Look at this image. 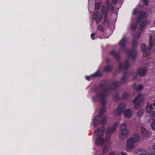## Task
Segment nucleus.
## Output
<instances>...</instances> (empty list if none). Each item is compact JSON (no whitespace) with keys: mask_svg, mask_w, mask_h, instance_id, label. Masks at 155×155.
<instances>
[{"mask_svg":"<svg viewBox=\"0 0 155 155\" xmlns=\"http://www.w3.org/2000/svg\"><path fill=\"white\" fill-rule=\"evenodd\" d=\"M154 24H155V21H154Z\"/></svg>","mask_w":155,"mask_h":155,"instance_id":"nucleus-48","label":"nucleus"},{"mask_svg":"<svg viewBox=\"0 0 155 155\" xmlns=\"http://www.w3.org/2000/svg\"><path fill=\"white\" fill-rule=\"evenodd\" d=\"M104 24H105L107 26H109L110 24L109 20L107 19V16H104Z\"/></svg>","mask_w":155,"mask_h":155,"instance_id":"nucleus-27","label":"nucleus"},{"mask_svg":"<svg viewBox=\"0 0 155 155\" xmlns=\"http://www.w3.org/2000/svg\"><path fill=\"white\" fill-rule=\"evenodd\" d=\"M147 113L150 114L149 115L151 118L153 119L155 118V111L153 110Z\"/></svg>","mask_w":155,"mask_h":155,"instance_id":"nucleus-28","label":"nucleus"},{"mask_svg":"<svg viewBox=\"0 0 155 155\" xmlns=\"http://www.w3.org/2000/svg\"><path fill=\"white\" fill-rule=\"evenodd\" d=\"M136 143L133 141L131 139H128L126 142L127 149L128 151H130L131 149L134 148L135 146Z\"/></svg>","mask_w":155,"mask_h":155,"instance_id":"nucleus-12","label":"nucleus"},{"mask_svg":"<svg viewBox=\"0 0 155 155\" xmlns=\"http://www.w3.org/2000/svg\"><path fill=\"white\" fill-rule=\"evenodd\" d=\"M145 100L143 95L139 93L137 96L135 97L133 101V102L134 104L135 107L137 109L142 104Z\"/></svg>","mask_w":155,"mask_h":155,"instance_id":"nucleus-8","label":"nucleus"},{"mask_svg":"<svg viewBox=\"0 0 155 155\" xmlns=\"http://www.w3.org/2000/svg\"><path fill=\"white\" fill-rule=\"evenodd\" d=\"M101 75V73L100 71L98 70L97 71V72L95 73L94 74H93L91 76H87L86 77V78L87 80H89L91 78V77L92 76H96L97 77H98L100 76Z\"/></svg>","mask_w":155,"mask_h":155,"instance_id":"nucleus-21","label":"nucleus"},{"mask_svg":"<svg viewBox=\"0 0 155 155\" xmlns=\"http://www.w3.org/2000/svg\"><path fill=\"white\" fill-rule=\"evenodd\" d=\"M91 39L93 40H94V33H92L91 34Z\"/></svg>","mask_w":155,"mask_h":155,"instance_id":"nucleus-38","label":"nucleus"},{"mask_svg":"<svg viewBox=\"0 0 155 155\" xmlns=\"http://www.w3.org/2000/svg\"><path fill=\"white\" fill-rule=\"evenodd\" d=\"M141 133L143 137L146 138L148 137L149 135L147 130L143 127H141Z\"/></svg>","mask_w":155,"mask_h":155,"instance_id":"nucleus-17","label":"nucleus"},{"mask_svg":"<svg viewBox=\"0 0 155 155\" xmlns=\"http://www.w3.org/2000/svg\"><path fill=\"white\" fill-rule=\"evenodd\" d=\"M120 155H127L125 152H121Z\"/></svg>","mask_w":155,"mask_h":155,"instance_id":"nucleus-40","label":"nucleus"},{"mask_svg":"<svg viewBox=\"0 0 155 155\" xmlns=\"http://www.w3.org/2000/svg\"><path fill=\"white\" fill-rule=\"evenodd\" d=\"M147 22L145 21H143L141 23H140V31H142L144 29V26L145 25Z\"/></svg>","mask_w":155,"mask_h":155,"instance_id":"nucleus-24","label":"nucleus"},{"mask_svg":"<svg viewBox=\"0 0 155 155\" xmlns=\"http://www.w3.org/2000/svg\"><path fill=\"white\" fill-rule=\"evenodd\" d=\"M107 8L108 9V10L109 9H110L112 11H113L114 9L113 6L111 4H110V5H107Z\"/></svg>","mask_w":155,"mask_h":155,"instance_id":"nucleus-32","label":"nucleus"},{"mask_svg":"<svg viewBox=\"0 0 155 155\" xmlns=\"http://www.w3.org/2000/svg\"><path fill=\"white\" fill-rule=\"evenodd\" d=\"M106 4L107 5H107H110V4H109V0H107L106 1Z\"/></svg>","mask_w":155,"mask_h":155,"instance_id":"nucleus-41","label":"nucleus"},{"mask_svg":"<svg viewBox=\"0 0 155 155\" xmlns=\"http://www.w3.org/2000/svg\"><path fill=\"white\" fill-rule=\"evenodd\" d=\"M130 138L131 139V140L136 143L139 141L140 136L138 134H135L131 137Z\"/></svg>","mask_w":155,"mask_h":155,"instance_id":"nucleus-18","label":"nucleus"},{"mask_svg":"<svg viewBox=\"0 0 155 155\" xmlns=\"http://www.w3.org/2000/svg\"><path fill=\"white\" fill-rule=\"evenodd\" d=\"M146 151L143 148H139L136 150L134 152V155H146Z\"/></svg>","mask_w":155,"mask_h":155,"instance_id":"nucleus-14","label":"nucleus"},{"mask_svg":"<svg viewBox=\"0 0 155 155\" xmlns=\"http://www.w3.org/2000/svg\"><path fill=\"white\" fill-rule=\"evenodd\" d=\"M127 123L124 122L120 125V132L119 135L120 137L122 138H124L127 136L128 130L127 128Z\"/></svg>","mask_w":155,"mask_h":155,"instance_id":"nucleus-7","label":"nucleus"},{"mask_svg":"<svg viewBox=\"0 0 155 155\" xmlns=\"http://www.w3.org/2000/svg\"><path fill=\"white\" fill-rule=\"evenodd\" d=\"M107 62H108L110 61V59H107Z\"/></svg>","mask_w":155,"mask_h":155,"instance_id":"nucleus-45","label":"nucleus"},{"mask_svg":"<svg viewBox=\"0 0 155 155\" xmlns=\"http://www.w3.org/2000/svg\"><path fill=\"white\" fill-rule=\"evenodd\" d=\"M108 9L106 8L103 5L102 7L101 12L104 16H107V13L108 12Z\"/></svg>","mask_w":155,"mask_h":155,"instance_id":"nucleus-20","label":"nucleus"},{"mask_svg":"<svg viewBox=\"0 0 155 155\" xmlns=\"http://www.w3.org/2000/svg\"><path fill=\"white\" fill-rule=\"evenodd\" d=\"M133 14L134 15L137 14L138 15L139 19L138 20V22H140V19L145 18L147 16V14L146 12H138L136 8L134 9L133 11Z\"/></svg>","mask_w":155,"mask_h":155,"instance_id":"nucleus-11","label":"nucleus"},{"mask_svg":"<svg viewBox=\"0 0 155 155\" xmlns=\"http://www.w3.org/2000/svg\"><path fill=\"white\" fill-rule=\"evenodd\" d=\"M144 110L143 109H140L137 112V116L139 117H141L143 114Z\"/></svg>","mask_w":155,"mask_h":155,"instance_id":"nucleus-25","label":"nucleus"},{"mask_svg":"<svg viewBox=\"0 0 155 155\" xmlns=\"http://www.w3.org/2000/svg\"><path fill=\"white\" fill-rule=\"evenodd\" d=\"M112 3L114 5L116 4L117 2V0H112Z\"/></svg>","mask_w":155,"mask_h":155,"instance_id":"nucleus-39","label":"nucleus"},{"mask_svg":"<svg viewBox=\"0 0 155 155\" xmlns=\"http://www.w3.org/2000/svg\"><path fill=\"white\" fill-rule=\"evenodd\" d=\"M133 114V112L130 109H126L124 112V116L127 118H130Z\"/></svg>","mask_w":155,"mask_h":155,"instance_id":"nucleus-15","label":"nucleus"},{"mask_svg":"<svg viewBox=\"0 0 155 155\" xmlns=\"http://www.w3.org/2000/svg\"><path fill=\"white\" fill-rule=\"evenodd\" d=\"M134 87L135 88L138 90L142 89L143 88V85L142 84H139L137 85L136 84H134Z\"/></svg>","mask_w":155,"mask_h":155,"instance_id":"nucleus-23","label":"nucleus"},{"mask_svg":"<svg viewBox=\"0 0 155 155\" xmlns=\"http://www.w3.org/2000/svg\"><path fill=\"white\" fill-rule=\"evenodd\" d=\"M152 105L153 106H155V100L154 101V103H153Z\"/></svg>","mask_w":155,"mask_h":155,"instance_id":"nucleus-44","label":"nucleus"},{"mask_svg":"<svg viewBox=\"0 0 155 155\" xmlns=\"http://www.w3.org/2000/svg\"><path fill=\"white\" fill-rule=\"evenodd\" d=\"M153 108L152 104L148 102L147 103L146 107V110L147 113L153 110Z\"/></svg>","mask_w":155,"mask_h":155,"instance_id":"nucleus-19","label":"nucleus"},{"mask_svg":"<svg viewBox=\"0 0 155 155\" xmlns=\"http://www.w3.org/2000/svg\"><path fill=\"white\" fill-rule=\"evenodd\" d=\"M129 94L127 92H124L122 95V98L124 99H127L129 97Z\"/></svg>","mask_w":155,"mask_h":155,"instance_id":"nucleus-31","label":"nucleus"},{"mask_svg":"<svg viewBox=\"0 0 155 155\" xmlns=\"http://www.w3.org/2000/svg\"><path fill=\"white\" fill-rule=\"evenodd\" d=\"M114 99L115 100L117 101L120 98L118 95H116L114 96Z\"/></svg>","mask_w":155,"mask_h":155,"instance_id":"nucleus-36","label":"nucleus"},{"mask_svg":"<svg viewBox=\"0 0 155 155\" xmlns=\"http://www.w3.org/2000/svg\"><path fill=\"white\" fill-rule=\"evenodd\" d=\"M137 73L140 76H145L147 74V70L146 67L139 68L137 71Z\"/></svg>","mask_w":155,"mask_h":155,"instance_id":"nucleus-13","label":"nucleus"},{"mask_svg":"<svg viewBox=\"0 0 155 155\" xmlns=\"http://www.w3.org/2000/svg\"><path fill=\"white\" fill-rule=\"evenodd\" d=\"M127 105L126 104L122 103L119 104L117 108L114 109L113 112V114L114 116H120L123 112L126 110Z\"/></svg>","mask_w":155,"mask_h":155,"instance_id":"nucleus-6","label":"nucleus"},{"mask_svg":"<svg viewBox=\"0 0 155 155\" xmlns=\"http://www.w3.org/2000/svg\"><path fill=\"white\" fill-rule=\"evenodd\" d=\"M151 126L152 129L155 130V120L153 121L151 124Z\"/></svg>","mask_w":155,"mask_h":155,"instance_id":"nucleus-33","label":"nucleus"},{"mask_svg":"<svg viewBox=\"0 0 155 155\" xmlns=\"http://www.w3.org/2000/svg\"><path fill=\"white\" fill-rule=\"evenodd\" d=\"M137 74V73H136L134 71H132L130 74V77H132V80H134L136 79Z\"/></svg>","mask_w":155,"mask_h":155,"instance_id":"nucleus-22","label":"nucleus"},{"mask_svg":"<svg viewBox=\"0 0 155 155\" xmlns=\"http://www.w3.org/2000/svg\"><path fill=\"white\" fill-rule=\"evenodd\" d=\"M98 29L101 31H103L104 29L103 26L101 25H99L98 27Z\"/></svg>","mask_w":155,"mask_h":155,"instance_id":"nucleus-34","label":"nucleus"},{"mask_svg":"<svg viewBox=\"0 0 155 155\" xmlns=\"http://www.w3.org/2000/svg\"><path fill=\"white\" fill-rule=\"evenodd\" d=\"M118 155H120V154H118Z\"/></svg>","mask_w":155,"mask_h":155,"instance_id":"nucleus-49","label":"nucleus"},{"mask_svg":"<svg viewBox=\"0 0 155 155\" xmlns=\"http://www.w3.org/2000/svg\"><path fill=\"white\" fill-rule=\"evenodd\" d=\"M130 66V63L128 60L125 61L124 63H120L119 66L120 71L122 70L125 71L127 70Z\"/></svg>","mask_w":155,"mask_h":155,"instance_id":"nucleus-9","label":"nucleus"},{"mask_svg":"<svg viewBox=\"0 0 155 155\" xmlns=\"http://www.w3.org/2000/svg\"><path fill=\"white\" fill-rule=\"evenodd\" d=\"M153 149L155 150V143L153 144Z\"/></svg>","mask_w":155,"mask_h":155,"instance_id":"nucleus-43","label":"nucleus"},{"mask_svg":"<svg viewBox=\"0 0 155 155\" xmlns=\"http://www.w3.org/2000/svg\"><path fill=\"white\" fill-rule=\"evenodd\" d=\"M112 68L111 66H107L104 68V71L106 72L110 71Z\"/></svg>","mask_w":155,"mask_h":155,"instance_id":"nucleus-30","label":"nucleus"},{"mask_svg":"<svg viewBox=\"0 0 155 155\" xmlns=\"http://www.w3.org/2000/svg\"><path fill=\"white\" fill-rule=\"evenodd\" d=\"M154 44H155V39H154Z\"/></svg>","mask_w":155,"mask_h":155,"instance_id":"nucleus-46","label":"nucleus"},{"mask_svg":"<svg viewBox=\"0 0 155 155\" xmlns=\"http://www.w3.org/2000/svg\"><path fill=\"white\" fill-rule=\"evenodd\" d=\"M110 53L111 54H112L114 56V57L116 58L117 59L119 58V54L117 53H115L114 50H112L110 52Z\"/></svg>","mask_w":155,"mask_h":155,"instance_id":"nucleus-26","label":"nucleus"},{"mask_svg":"<svg viewBox=\"0 0 155 155\" xmlns=\"http://www.w3.org/2000/svg\"><path fill=\"white\" fill-rule=\"evenodd\" d=\"M126 42L125 38L123 37L120 41L119 45L122 51L127 52L128 57L134 60L136 56V51L134 50L127 49L125 47Z\"/></svg>","mask_w":155,"mask_h":155,"instance_id":"nucleus-3","label":"nucleus"},{"mask_svg":"<svg viewBox=\"0 0 155 155\" xmlns=\"http://www.w3.org/2000/svg\"><path fill=\"white\" fill-rule=\"evenodd\" d=\"M93 91L96 94V96L92 97L94 101L96 102L97 101L100 100L101 104L103 106L100 109L99 115L96 116L93 121V126L94 127H96L100 124L103 125L106 123V117L104 115V113L106 109L104 105L107 102L105 97L108 94L107 88L105 83L104 82L101 83L99 86L95 87Z\"/></svg>","mask_w":155,"mask_h":155,"instance_id":"nucleus-1","label":"nucleus"},{"mask_svg":"<svg viewBox=\"0 0 155 155\" xmlns=\"http://www.w3.org/2000/svg\"><path fill=\"white\" fill-rule=\"evenodd\" d=\"M99 155H102L101 154H100Z\"/></svg>","mask_w":155,"mask_h":155,"instance_id":"nucleus-47","label":"nucleus"},{"mask_svg":"<svg viewBox=\"0 0 155 155\" xmlns=\"http://www.w3.org/2000/svg\"><path fill=\"white\" fill-rule=\"evenodd\" d=\"M118 124L117 123H116L113 127L107 129L105 140L104 139V135L105 130L104 127H103L101 128H99L95 130L94 135L97 137L95 142V145H100L101 146L104 145L102 150L103 153H105L107 151L108 146H110L111 142L107 140L110 137L111 135L116 131Z\"/></svg>","mask_w":155,"mask_h":155,"instance_id":"nucleus-2","label":"nucleus"},{"mask_svg":"<svg viewBox=\"0 0 155 155\" xmlns=\"http://www.w3.org/2000/svg\"><path fill=\"white\" fill-rule=\"evenodd\" d=\"M101 5V3L100 2L95 3V9L96 10L99 9Z\"/></svg>","mask_w":155,"mask_h":155,"instance_id":"nucleus-29","label":"nucleus"},{"mask_svg":"<svg viewBox=\"0 0 155 155\" xmlns=\"http://www.w3.org/2000/svg\"><path fill=\"white\" fill-rule=\"evenodd\" d=\"M108 155H114V152H110Z\"/></svg>","mask_w":155,"mask_h":155,"instance_id":"nucleus-42","label":"nucleus"},{"mask_svg":"<svg viewBox=\"0 0 155 155\" xmlns=\"http://www.w3.org/2000/svg\"><path fill=\"white\" fill-rule=\"evenodd\" d=\"M92 18L96 21L97 24L99 23L103 18L102 15L100 14V12L98 11H96L94 12Z\"/></svg>","mask_w":155,"mask_h":155,"instance_id":"nucleus-10","label":"nucleus"},{"mask_svg":"<svg viewBox=\"0 0 155 155\" xmlns=\"http://www.w3.org/2000/svg\"><path fill=\"white\" fill-rule=\"evenodd\" d=\"M137 25L136 24H132L131 25V28L132 30H134L136 28Z\"/></svg>","mask_w":155,"mask_h":155,"instance_id":"nucleus-35","label":"nucleus"},{"mask_svg":"<svg viewBox=\"0 0 155 155\" xmlns=\"http://www.w3.org/2000/svg\"><path fill=\"white\" fill-rule=\"evenodd\" d=\"M127 74L125 72L121 78L120 81H116L113 82L110 86V89L114 90L116 89L117 87L120 84H124L125 83L127 80Z\"/></svg>","mask_w":155,"mask_h":155,"instance_id":"nucleus-4","label":"nucleus"},{"mask_svg":"<svg viewBox=\"0 0 155 155\" xmlns=\"http://www.w3.org/2000/svg\"><path fill=\"white\" fill-rule=\"evenodd\" d=\"M143 4L145 5H148V0H143Z\"/></svg>","mask_w":155,"mask_h":155,"instance_id":"nucleus-37","label":"nucleus"},{"mask_svg":"<svg viewBox=\"0 0 155 155\" xmlns=\"http://www.w3.org/2000/svg\"><path fill=\"white\" fill-rule=\"evenodd\" d=\"M153 37L150 35L149 37V45L148 48H146V45L144 44H142L141 45V48L143 52V55L144 57H146L150 54V51L152 48L153 45Z\"/></svg>","mask_w":155,"mask_h":155,"instance_id":"nucleus-5","label":"nucleus"},{"mask_svg":"<svg viewBox=\"0 0 155 155\" xmlns=\"http://www.w3.org/2000/svg\"><path fill=\"white\" fill-rule=\"evenodd\" d=\"M140 35V33L138 32L137 34L134 35V38L132 42V46L134 47L137 44V39H138Z\"/></svg>","mask_w":155,"mask_h":155,"instance_id":"nucleus-16","label":"nucleus"}]
</instances>
